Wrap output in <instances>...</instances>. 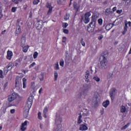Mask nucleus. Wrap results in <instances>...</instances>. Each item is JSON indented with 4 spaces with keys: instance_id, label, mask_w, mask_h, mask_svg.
Returning <instances> with one entry per match:
<instances>
[{
    "instance_id": "dca6fc26",
    "label": "nucleus",
    "mask_w": 131,
    "mask_h": 131,
    "mask_svg": "<svg viewBox=\"0 0 131 131\" xmlns=\"http://www.w3.org/2000/svg\"><path fill=\"white\" fill-rule=\"evenodd\" d=\"M48 111H49V108H48V106H46L43 111V115L45 118H47V114L48 113Z\"/></svg>"
},
{
    "instance_id": "c756f323",
    "label": "nucleus",
    "mask_w": 131,
    "mask_h": 131,
    "mask_svg": "<svg viewBox=\"0 0 131 131\" xmlns=\"http://www.w3.org/2000/svg\"><path fill=\"white\" fill-rule=\"evenodd\" d=\"M112 28V26H111V24H108L105 26L106 30H110Z\"/></svg>"
},
{
    "instance_id": "ea45409f",
    "label": "nucleus",
    "mask_w": 131,
    "mask_h": 131,
    "mask_svg": "<svg viewBox=\"0 0 131 131\" xmlns=\"http://www.w3.org/2000/svg\"><path fill=\"white\" fill-rule=\"evenodd\" d=\"M80 42L83 47H85V42L83 41V38H81Z\"/></svg>"
},
{
    "instance_id": "39448f33",
    "label": "nucleus",
    "mask_w": 131,
    "mask_h": 131,
    "mask_svg": "<svg viewBox=\"0 0 131 131\" xmlns=\"http://www.w3.org/2000/svg\"><path fill=\"white\" fill-rule=\"evenodd\" d=\"M91 85H89V84H85L83 85V95L84 96H85V95H86L87 93L89 92V91H90V90H91Z\"/></svg>"
},
{
    "instance_id": "f03ea898",
    "label": "nucleus",
    "mask_w": 131,
    "mask_h": 131,
    "mask_svg": "<svg viewBox=\"0 0 131 131\" xmlns=\"http://www.w3.org/2000/svg\"><path fill=\"white\" fill-rule=\"evenodd\" d=\"M62 118L60 115L56 114L55 118V123L53 131H61L62 127Z\"/></svg>"
},
{
    "instance_id": "bf43d9fd",
    "label": "nucleus",
    "mask_w": 131,
    "mask_h": 131,
    "mask_svg": "<svg viewBox=\"0 0 131 131\" xmlns=\"http://www.w3.org/2000/svg\"><path fill=\"white\" fill-rule=\"evenodd\" d=\"M127 31V30H125L124 29V31L122 32V34L124 35V34H125Z\"/></svg>"
},
{
    "instance_id": "4c0bfd02",
    "label": "nucleus",
    "mask_w": 131,
    "mask_h": 131,
    "mask_svg": "<svg viewBox=\"0 0 131 131\" xmlns=\"http://www.w3.org/2000/svg\"><path fill=\"white\" fill-rule=\"evenodd\" d=\"M93 79H94V80H95L97 82H98V81H100V78H99V77H98V76H95L93 77Z\"/></svg>"
},
{
    "instance_id": "a19ab883",
    "label": "nucleus",
    "mask_w": 131,
    "mask_h": 131,
    "mask_svg": "<svg viewBox=\"0 0 131 131\" xmlns=\"http://www.w3.org/2000/svg\"><path fill=\"white\" fill-rule=\"evenodd\" d=\"M124 29L127 30V21H124Z\"/></svg>"
},
{
    "instance_id": "b1692460",
    "label": "nucleus",
    "mask_w": 131,
    "mask_h": 131,
    "mask_svg": "<svg viewBox=\"0 0 131 131\" xmlns=\"http://www.w3.org/2000/svg\"><path fill=\"white\" fill-rule=\"evenodd\" d=\"M96 19H92L90 24V26L92 27H95V25L96 24Z\"/></svg>"
},
{
    "instance_id": "69168bd1",
    "label": "nucleus",
    "mask_w": 131,
    "mask_h": 131,
    "mask_svg": "<svg viewBox=\"0 0 131 131\" xmlns=\"http://www.w3.org/2000/svg\"><path fill=\"white\" fill-rule=\"evenodd\" d=\"M121 12H122V10H117V13L118 14H121Z\"/></svg>"
},
{
    "instance_id": "f257e3e1",
    "label": "nucleus",
    "mask_w": 131,
    "mask_h": 131,
    "mask_svg": "<svg viewBox=\"0 0 131 131\" xmlns=\"http://www.w3.org/2000/svg\"><path fill=\"white\" fill-rule=\"evenodd\" d=\"M108 57V52L107 51L103 52L99 58L100 67L103 70H105L108 67V60L107 57Z\"/></svg>"
},
{
    "instance_id": "8fccbe9b",
    "label": "nucleus",
    "mask_w": 131,
    "mask_h": 131,
    "mask_svg": "<svg viewBox=\"0 0 131 131\" xmlns=\"http://www.w3.org/2000/svg\"><path fill=\"white\" fill-rule=\"evenodd\" d=\"M67 26H68V24H67L66 23H62V27H63V28H66V27H67Z\"/></svg>"
},
{
    "instance_id": "c85d7f7f",
    "label": "nucleus",
    "mask_w": 131,
    "mask_h": 131,
    "mask_svg": "<svg viewBox=\"0 0 131 131\" xmlns=\"http://www.w3.org/2000/svg\"><path fill=\"white\" fill-rule=\"evenodd\" d=\"M108 79H112L113 78V73H110L107 75Z\"/></svg>"
},
{
    "instance_id": "20e7f679",
    "label": "nucleus",
    "mask_w": 131,
    "mask_h": 131,
    "mask_svg": "<svg viewBox=\"0 0 131 131\" xmlns=\"http://www.w3.org/2000/svg\"><path fill=\"white\" fill-rule=\"evenodd\" d=\"M42 26H43V21L42 20H37L35 23V27L38 30H40L42 28Z\"/></svg>"
},
{
    "instance_id": "680f3d73",
    "label": "nucleus",
    "mask_w": 131,
    "mask_h": 131,
    "mask_svg": "<svg viewBox=\"0 0 131 131\" xmlns=\"http://www.w3.org/2000/svg\"><path fill=\"white\" fill-rule=\"evenodd\" d=\"M64 1H65V0H58V4H62V3H63V2H64Z\"/></svg>"
},
{
    "instance_id": "7ed1b4c3",
    "label": "nucleus",
    "mask_w": 131,
    "mask_h": 131,
    "mask_svg": "<svg viewBox=\"0 0 131 131\" xmlns=\"http://www.w3.org/2000/svg\"><path fill=\"white\" fill-rule=\"evenodd\" d=\"M32 105V102H29V101H27L24 107V115L25 117H27V115H28V113H29V110H30V108H31Z\"/></svg>"
},
{
    "instance_id": "4d7b16f0",
    "label": "nucleus",
    "mask_w": 131,
    "mask_h": 131,
    "mask_svg": "<svg viewBox=\"0 0 131 131\" xmlns=\"http://www.w3.org/2000/svg\"><path fill=\"white\" fill-rule=\"evenodd\" d=\"M67 39V38H66V37H63L62 42H66Z\"/></svg>"
},
{
    "instance_id": "423d86ee",
    "label": "nucleus",
    "mask_w": 131,
    "mask_h": 131,
    "mask_svg": "<svg viewBox=\"0 0 131 131\" xmlns=\"http://www.w3.org/2000/svg\"><path fill=\"white\" fill-rule=\"evenodd\" d=\"M70 59H71V54L69 53V51H66L64 58L66 63H68L70 61Z\"/></svg>"
},
{
    "instance_id": "6e6552de",
    "label": "nucleus",
    "mask_w": 131,
    "mask_h": 131,
    "mask_svg": "<svg viewBox=\"0 0 131 131\" xmlns=\"http://www.w3.org/2000/svg\"><path fill=\"white\" fill-rule=\"evenodd\" d=\"M27 123H29L28 121H25L24 123H21L20 126V130L25 131L27 128Z\"/></svg>"
},
{
    "instance_id": "4468645a",
    "label": "nucleus",
    "mask_w": 131,
    "mask_h": 131,
    "mask_svg": "<svg viewBox=\"0 0 131 131\" xmlns=\"http://www.w3.org/2000/svg\"><path fill=\"white\" fill-rule=\"evenodd\" d=\"M12 57H13V52L8 50L7 51V59H8V60H11V59H12Z\"/></svg>"
},
{
    "instance_id": "774afa93",
    "label": "nucleus",
    "mask_w": 131,
    "mask_h": 131,
    "mask_svg": "<svg viewBox=\"0 0 131 131\" xmlns=\"http://www.w3.org/2000/svg\"><path fill=\"white\" fill-rule=\"evenodd\" d=\"M127 24H128V26L129 27H131V22L130 21L127 22Z\"/></svg>"
},
{
    "instance_id": "09e8293b",
    "label": "nucleus",
    "mask_w": 131,
    "mask_h": 131,
    "mask_svg": "<svg viewBox=\"0 0 131 131\" xmlns=\"http://www.w3.org/2000/svg\"><path fill=\"white\" fill-rule=\"evenodd\" d=\"M15 88L17 91H19L20 90V84H15Z\"/></svg>"
},
{
    "instance_id": "49530a36",
    "label": "nucleus",
    "mask_w": 131,
    "mask_h": 131,
    "mask_svg": "<svg viewBox=\"0 0 131 131\" xmlns=\"http://www.w3.org/2000/svg\"><path fill=\"white\" fill-rule=\"evenodd\" d=\"M23 52H24V53H26L27 51H28V48H27V47H24L23 48Z\"/></svg>"
},
{
    "instance_id": "ddd939ff",
    "label": "nucleus",
    "mask_w": 131,
    "mask_h": 131,
    "mask_svg": "<svg viewBox=\"0 0 131 131\" xmlns=\"http://www.w3.org/2000/svg\"><path fill=\"white\" fill-rule=\"evenodd\" d=\"M22 83V78L20 76H17L15 80V84H21Z\"/></svg>"
},
{
    "instance_id": "58836bf2",
    "label": "nucleus",
    "mask_w": 131,
    "mask_h": 131,
    "mask_svg": "<svg viewBox=\"0 0 131 131\" xmlns=\"http://www.w3.org/2000/svg\"><path fill=\"white\" fill-rule=\"evenodd\" d=\"M58 78V73H57V71L54 72V80L56 81Z\"/></svg>"
},
{
    "instance_id": "72a5a7b5",
    "label": "nucleus",
    "mask_w": 131,
    "mask_h": 131,
    "mask_svg": "<svg viewBox=\"0 0 131 131\" xmlns=\"http://www.w3.org/2000/svg\"><path fill=\"white\" fill-rule=\"evenodd\" d=\"M82 117V116L81 115H80L78 118V123L79 124H80V123L82 122V120H81Z\"/></svg>"
},
{
    "instance_id": "2f4dec72",
    "label": "nucleus",
    "mask_w": 131,
    "mask_h": 131,
    "mask_svg": "<svg viewBox=\"0 0 131 131\" xmlns=\"http://www.w3.org/2000/svg\"><path fill=\"white\" fill-rule=\"evenodd\" d=\"M89 114H90V113L86 110L84 111L82 113V115H83L84 116H88Z\"/></svg>"
},
{
    "instance_id": "bb28decb",
    "label": "nucleus",
    "mask_w": 131,
    "mask_h": 131,
    "mask_svg": "<svg viewBox=\"0 0 131 131\" xmlns=\"http://www.w3.org/2000/svg\"><path fill=\"white\" fill-rule=\"evenodd\" d=\"M16 25L20 26V25H23V22L21 20V19H17Z\"/></svg>"
},
{
    "instance_id": "0eeeda50",
    "label": "nucleus",
    "mask_w": 131,
    "mask_h": 131,
    "mask_svg": "<svg viewBox=\"0 0 131 131\" xmlns=\"http://www.w3.org/2000/svg\"><path fill=\"white\" fill-rule=\"evenodd\" d=\"M116 89L115 88L112 89L110 92V97L112 100H114V98L116 95Z\"/></svg>"
},
{
    "instance_id": "6ab92c4d",
    "label": "nucleus",
    "mask_w": 131,
    "mask_h": 131,
    "mask_svg": "<svg viewBox=\"0 0 131 131\" xmlns=\"http://www.w3.org/2000/svg\"><path fill=\"white\" fill-rule=\"evenodd\" d=\"M79 129L80 130H86L88 129V126L84 124H81L80 125Z\"/></svg>"
},
{
    "instance_id": "e433bc0d",
    "label": "nucleus",
    "mask_w": 131,
    "mask_h": 131,
    "mask_svg": "<svg viewBox=\"0 0 131 131\" xmlns=\"http://www.w3.org/2000/svg\"><path fill=\"white\" fill-rule=\"evenodd\" d=\"M59 65L61 67H64V60L63 59H61L59 62Z\"/></svg>"
},
{
    "instance_id": "a211bd4d",
    "label": "nucleus",
    "mask_w": 131,
    "mask_h": 131,
    "mask_svg": "<svg viewBox=\"0 0 131 131\" xmlns=\"http://www.w3.org/2000/svg\"><path fill=\"white\" fill-rule=\"evenodd\" d=\"M15 33L16 34H20L21 33V27L20 26L16 25Z\"/></svg>"
},
{
    "instance_id": "473e14b6",
    "label": "nucleus",
    "mask_w": 131,
    "mask_h": 131,
    "mask_svg": "<svg viewBox=\"0 0 131 131\" xmlns=\"http://www.w3.org/2000/svg\"><path fill=\"white\" fill-rule=\"evenodd\" d=\"M128 126H129V123L126 124L124 126L121 127V129H122V130H123L124 129H126V128H127V127H128Z\"/></svg>"
},
{
    "instance_id": "37998d69",
    "label": "nucleus",
    "mask_w": 131,
    "mask_h": 131,
    "mask_svg": "<svg viewBox=\"0 0 131 131\" xmlns=\"http://www.w3.org/2000/svg\"><path fill=\"white\" fill-rule=\"evenodd\" d=\"M70 17V15L69 13H67L66 15L64 16V20H67Z\"/></svg>"
},
{
    "instance_id": "5fc2aeb1",
    "label": "nucleus",
    "mask_w": 131,
    "mask_h": 131,
    "mask_svg": "<svg viewBox=\"0 0 131 131\" xmlns=\"http://www.w3.org/2000/svg\"><path fill=\"white\" fill-rule=\"evenodd\" d=\"M17 10V7H12V12L13 13L16 12V10Z\"/></svg>"
},
{
    "instance_id": "79ce46f5",
    "label": "nucleus",
    "mask_w": 131,
    "mask_h": 131,
    "mask_svg": "<svg viewBox=\"0 0 131 131\" xmlns=\"http://www.w3.org/2000/svg\"><path fill=\"white\" fill-rule=\"evenodd\" d=\"M37 56H38V53H37V52H35L33 54L34 59H36L37 58Z\"/></svg>"
},
{
    "instance_id": "393cba45",
    "label": "nucleus",
    "mask_w": 131,
    "mask_h": 131,
    "mask_svg": "<svg viewBox=\"0 0 131 131\" xmlns=\"http://www.w3.org/2000/svg\"><path fill=\"white\" fill-rule=\"evenodd\" d=\"M73 7L75 10H76V11H78V9H79V6H77V3L74 2Z\"/></svg>"
},
{
    "instance_id": "cd10ccee",
    "label": "nucleus",
    "mask_w": 131,
    "mask_h": 131,
    "mask_svg": "<svg viewBox=\"0 0 131 131\" xmlns=\"http://www.w3.org/2000/svg\"><path fill=\"white\" fill-rule=\"evenodd\" d=\"M45 77V74L43 73H41L40 75L39 80L40 81H42L43 80V78Z\"/></svg>"
},
{
    "instance_id": "f3484780",
    "label": "nucleus",
    "mask_w": 131,
    "mask_h": 131,
    "mask_svg": "<svg viewBox=\"0 0 131 131\" xmlns=\"http://www.w3.org/2000/svg\"><path fill=\"white\" fill-rule=\"evenodd\" d=\"M112 13V11H111V8H107L105 9V14L106 16H109Z\"/></svg>"
},
{
    "instance_id": "aec40b11",
    "label": "nucleus",
    "mask_w": 131,
    "mask_h": 131,
    "mask_svg": "<svg viewBox=\"0 0 131 131\" xmlns=\"http://www.w3.org/2000/svg\"><path fill=\"white\" fill-rule=\"evenodd\" d=\"M110 104V102L108 100H106L102 103V106H103V107H105V108H107V107L109 106Z\"/></svg>"
},
{
    "instance_id": "052dcab7",
    "label": "nucleus",
    "mask_w": 131,
    "mask_h": 131,
    "mask_svg": "<svg viewBox=\"0 0 131 131\" xmlns=\"http://www.w3.org/2000/svg\"><path fill=\"white\" fill-rule=\"evenodd\" d=\"M125 4H127V5H129V4H130V0L126 1Z\"/></svg>"
},
{
    "instance_id": "5701e85b",
    "label": "nucleus",
    "mask_w": 131,
    "mask_h": 131,
    "mask_svg": "<svg viewBox=\"0 0 131 131\" xmlns=\"http://www.w3.org/2000/svg\"><path fill=\"white\" fill-rule=\"evenodd\" d=\"M13 66L14 63L11 62L7 66H6V67L7 68V69H8V71H10V70H11L12 68H13Z\"/></svg>"
},
{
    "instance_id": "7c9ffc66",
    "label": "nucleus",
    "mask_w": 131,
    "mask_h": 131,
    "mask_svg": "<svg viewBox=\"0 0 131 131\" xmlns=\"http://www.w3.org/2000/svg\"><path fill=\"white\" fill-rule=\"evenodd\" d=\"M23 88L25 89L26 88V79L24 78L23 79Z\"/></svg>"
},
{
    "instance_id": "9b49d317",
    "label": "nucleus",
    "mask_w": 131,
    "mask_h": 131,
    "mask_svg": "<svg viewBox=\"0 0 131 131\" xmlns=\"http://www.w3.org/2000/svg\"><path fill=\"white\" fill-rule=\"evenodd\" d=\"M46 8L49 9L47 13L48 15H51L52 11H53V7H52V4L51 3H47L46 4Z\"/></svg>"
},
{
    "instance_id": "0e129e2a",
    "label": "nucleus",
    "mask_w": 131,
    "mask_h": 131,
    "mask_svg": "<svg viewBox=\"0 0 131 131\" xmlns=\"http://www.w3.org/2000/svg\"><path fill=\"white\" fill-rule=\"evenodd\" d=\"M102 38H103V35H101V36L98 37V39L99 40H101V39H102Z\"/></svg>"
},
{
    "instance_id": "6e6d98bb",
    "label": "nucleus",
    "mask_w": 131,
    "mask_h": 131,
    "mask_svg": "<svg viewBox=\"0 0 131 131\" xmlns=\"http://www.w3.org/2000/svg\"><path fill=\"white\" fill-rule=\"evenodd\" d=\"M63 32L64 33H66V34H68L69 31H68L67 29H63Z\"/></svg>"
},
{
    "instance_id": "de8ad7c7",
    "label": "nucleus",
    "mask_w": 131,
    "mask_h": 131,
    "mask_svg": "<svg viewBox=\"0 0 131 131\" xmlns=\"http://www.w3.org/2000/svg\"><path fill=\"white\" fill-rule=\"evenodd\" d=\"M98 24H99V25H102V24L103 23V19H102L101 18H99L98 20Z\"/></svg>"
},
{
    "instance_id": "3c124183",
    "label": "nucleus",
    "mask_w": 131,
    "mask_h": 131,
    "mask_svg": "<svg viewBox=\"0 0 131 131\" xmlns=\"http://www.w3.org/2000/svg\"><path fill=\"white\" fill-rule=\"evenodd\" d=\"M39 3V0H34L33 2V5H37Z\"/></svg>"
},
{
    "instance_id": "a18cd8bd",
    "label": "nucleus",
    "mask_w": 131,
    "mask_h": 131,
    "mask_svg": "<svg viewBox=\"0 0 131 131\" xmlns=\"http://www.w3.org/2000/svg\"><path fill=\"white\" fill-rule=\"evenodd\" d=\"M55 68L56 70H59L60 69V68L59 67V63H58V62H57L55 64Z\"/></svg>"
},
{
    "instance_id": "13d9d810",
    "label": "nucleus",
    "mask_w": 131,
    "mask_h": 131,
    "mask_svg": "<svg viewBox=\"0 0 131 131\" xmlns=\"http://www.w3.org/2000/svg\"><path fill=\"white\" fill-rule=\"evenodd\" d=\"M35 66V62H33L30 66L29 68H31V67H33V66Z\"/></svg>"
},
{
    "instance_id": "c9c22d12",
    "label": "nucleus",
    "mask_w": 131,
    "mask_h": 131,
    "mask_svg": "<svg viewBox=\"0 0 131 131\" xmlns=\"http://www.w3.org/2000/svg\"><path fill=\"white\" fill-rule=\"evenodd\" d=\"M33 101V96H31L28 98V102L32 103V101Z\"/></svg>"
},
{
    "instance_id": "a878e982",
    "label": "nucleus",
    "mask_w": 131,
    "mask_h": 131,
    "mask_svg": "<svg viewBox=\"0 0 131 131\" xmlns=\"http://www.w3.org/2000/svg\"><path fill=\"white\" fill-rule=\"evenodd\" d=\"M126 111V108H125V106L122 105L120 107V112L121 113H124Z\"/></svg>"
},
{
    "instance_id": "338daca9",
    "label": "nucleus",
    "mask_w": 131,
    "mask_h": 131,
    "mask_svg": "<svg viewBox=\"0 0 131 131\" xmlns=\"http://www.w3.org/2000/svg\"><path fill=\"white\" fill-rule=\"evenodd\" d=\"M42 91V88H41L39 90V94H41V91Z\"/></svg>"
},
{
    "instance_id": "c03bdc74",
    "label": "nucleus",
    "mask_w": 131,
    "mask_h": 131,
    "mask_svg": "<svg viewBox=\"0 0 131 131\" xmlns=\"http://www.w3.org/2000/svg\"><path fill=\"white\" fill-rule=\"evenodd\" d=\"M12 1L17 5L19 4V2H22V0H12Z\"/></svg>"
},
{
    "instance_id": "e2e57ef3",
    "label": "nucleus",
    "mask_w": 131,
    "mask_h": 131,
    "mask_svg": "<svg viewBox=\"0 0 131 131\" xmlns=\"http://www.w3.org/2000/svg\"><path fill=\"white\" fill-rule=\"evenodd\" d=\"M10 112H11V113H12V114H13V113H15V109L11 110Z\"/></svg>"
},
{
    "instance_id": "864d4df0",
    "label": "nucleus",
    "mask_w": 131,
    "mask_h": 131,
    "mask_svg": "<svg viewBox=\"0 0 131 131\" xmlns=\"http://www.w3.org/2000/svg\"><path fill=\"white\" fill-rule=\"evenodd\" d=\"M38 118L39 119H41L42 117H41V113L40 112H39L38 113Z\"/></svg>"
},
{
    "instance_id": "603ef678",
    "label": "nucleus",
    "mask_w": 131,
    "mask_h": 131,
    "mask_svg": "<svg viewBox=\"0 0 131 131\" xmlns=\"http://www.w3.org/2000/svg\"><path fill=\"white\" fill-rule=\"evenodd\" d=\"M0 78H4V75H3V70H0Z\"/></svg>"
},
{
    "instance_id": "4be33fe9",
    "label": "nucleus",
    "mask_w": 131,
    "mask_h": 131,
    "mask_svg": "<svg viewBox=\"0 0 131 131\" xmlns=\"http://www.w3.org/2000/svg\"><path fill=\"white\" fill-rule=\"evenodd\" d=\"M87 30L88 32H93V31L95 30V27H92L90 26V27H88Z\"/></svg>"
},
{
    "instance_id": "f8f14e48",
    "label": "nucleus",
    "mask_w": 131,
    "mask_h": 131,
    "mask_svg": "<svg viewBox=\"0 0 131 131\" xmlns=\"http://www.w3.org/2000/svg\"><path fill=\"white\" fill-rule=\"evenodd\" d=\"M99 102H100V99H99V97L98 96H95L93 98V104L94 106H97Z\"/></svg>"
},
{
    "instance_id": "2eb2a0df",
    "label": "nucleus",
    "mask_w": 131,
    "mask_h": 131,
    "mask_svg": "<svg viewBox=\"0 0 131 131\" xmlns=\"http://www.w3.org/2000/svg\"><path fill=\"white\" fill-rule=\"evenodd\" d=\"M90 76V71H89V70H87L85 72V81H86V82H89V81H90V77H89Z\"/></svg>"
},
{
    "instance_id": "1a4fd4ad",
    "label": "nucleus",
    "mask_w": 131,
    "mask_h": 131,
    "mask_svg": "<svg viewBox=\"0 0 131 131\" xmlns=\"http://www.w3.org/2000/svg\"><path fill=\"white\" fill-rule=\"evenodd\" d=\"M90 16H91L90 12L86 13L84 15V23L86 24H88L90 22Z\"/></svg>"
},
{
    "instance_id": "412c9836",
    "label": "nucleus",
    "mask_w": 131,
    "mask_h": 131,
    "mask_svg": "<svg viewBox=\"0 0 131 131\" xmlns=\"http://www.w3.org/2000/svg\"><path fill=\"white\" fill-rule=\"evenodd\" d=\"M25 45V35H24L22 36L21 42H20V46L21 47H23Z\"/></svg>"
},
{
    "instance_id": "f704fd0d",
    "label": "nucleus",
    "mask_w": 131,
    "mask_h": 131,
    "mask_svg": "<svg viewBox=\"0 0 131 131\" xmlns=\"http://www.w3.org/2000/svg\"><path fill=\"white\" fill-rule=\"evenodd\" d=\"M9 72V70L8 69V68L7 67H5L4 69V73L5 75Z\"/></svg>"
},
{
    "instance_id": "9d476101",
    "label": "nucleus",
    "mask_w": 131,
    "mask_h": 131,
    "mask_svg": "<svg viewBox=\"0 0 131 131\" xmlns=\"http://www.w3.org/2000/svg\"><path fill=\"white\" fill-rule=\"evenodd\" d=\"M17 98V95H16V93H12L11 95H10L8 97V101L9 102H12V101H14L15 99Z\"/></svg>"
}]
</instances>
